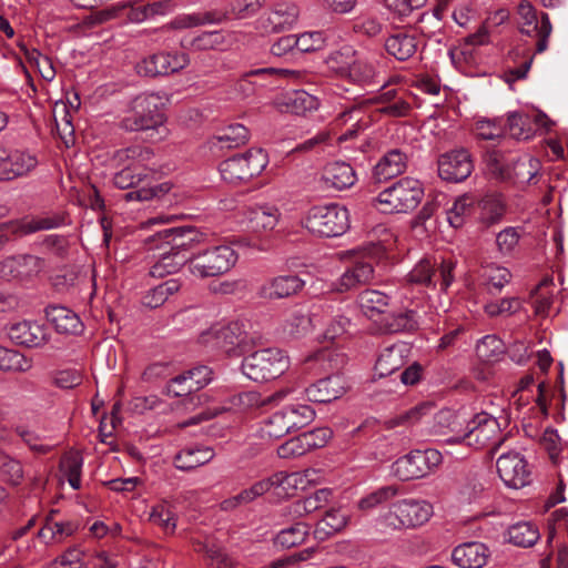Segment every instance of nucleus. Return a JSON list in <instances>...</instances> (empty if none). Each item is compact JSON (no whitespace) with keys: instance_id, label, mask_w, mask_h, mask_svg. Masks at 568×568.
Wrapping results in <instances>:
<instances>
[{"instance_id":"nucleus-14","label":"nucleus","mask_w":568,"mask_h":568,"mask_svg":"<svg viewBox=\"0 0 568 568\" xmlns=\"http://www.w3.org/2000/svg\"><path fill=\"white\" fill-rule=\"evenodd\" d=\"M190 62L185 52H160L144 58L136 64V72L142 77L155 78L169 75L184 69Z\"/></svg>"},{"instance_id":"nucleus-2","label":"nucleus","mask_w":568,"mask_h":568,"mask_svg":"<svg viewBox=\"0 0 568 568\" xmlns=\"http://www.w3.org/2000/svg\"><path fill=\"white\" fill-rule=\"evenodd\" d=\"M506 436L500 435V425L497 418L486 412H481L467 423L462 435L452 436L446 439V443H464L475 449L490 446V452L495 453L501 446Z\"/></svg>"},{"instance_id":"nucleus-61","label":"nucleus","mask_w":568,"mask_h":568,"mask_svg":"<svg viewBox=\"0 0 568 568\" xmlns=\"http://www.w3.org/2000/svg\"><path fill=\"white\" fill-rule=\"evenodd\" d=\"M290 393V389H280L275 393H273L270 396H266L264 398H260L261 396L255 392H245L237 396L239 403L243 405L244 407L250 406H265V405H272L280 403L283 400L287 394Z\"/></svg>"},{"instance_id":"nucleus-53","label":"nucleus","mask_w":568,"mask_h":568,"mask_svg":"<svg viewBox=\"0 0 568 568\" xmlns=\"http://www.w3.org/2000/svg\"><path fill=\"white\" fill-rule=\"evenodd\" d=\"M385 50L399 61L409 59L417 49L415 38H386Z\"/></svg>"},{"instance_id":"nucleus-48","label":"nucleus","mask_w":568,"mask_h":568,"mask_svg":"<svg viewBox=\"0 0 568 568\" xmlns=\"http://www.w3.org/2000/svg\"><path fill=\"white\" fill-rule=\"evenodd\" d=\"M308 535V527L305 523L298 521L288 528L282 529L274 538V544L283 549L292 548L304 542Z\"/></svg>"},{"instance_id":"nucleus-62","label":"nucleus","mask_w":568,"mask_h":568,"mask_svg":"<svg viewBox=\"0 0 568 568\" xmlns=\"http://www.w3.org/2000/svg\"><path fill=\"white\" fill-rule=\"evenodd\" d=\"M286 105L291 106L292 111L296 114H305L308 111L316 110L318 101L307 92L298 90L287 97Z\"/></svg>"},{"instance_id":"nucleus-52","label":"nucleus","mask_w":568,"mask_h":568,"mask_svg":"<svg viewBox=\"0 0 568 568\" xmlns=\"http://www.w3.org/2000/svg\"><path fill=\"white\" fill-rule=\"evenodd\" d=\"M324 312L331 313V320L327 323V327L324 333L326 339L334 341L335 338L341 337L349 332V328L352 326V318L348 314L349 311H338L336 314H333L332 307Z\"/></svg>"},{"instance_id":"nucleus-18","label":"nucleus","mask_w":568,"mask_h":568,"mask_svg":"<svg viewBox=\"0 0 568 568\" xmlns=\"http://www.w3.org/2000/svg\"><path fill=\"white\" fill-rule=\"evenodd\" d=\"M500 479L511 488H521L529 484L530 470L526 459L517 452L501 454L496 462Z\"/></svg>"},{"instance_id":"nucleus-47","label":"nucleus","mask_w":568,"mask_h":568,"mask_svg":"<svg viewBox=\"0 0 568 568\" xmlns=\"http://www.w3.org/2000/svg\"><path fill=\"white\" fill-rule=\"evenodd\" d=\"M139 164H129L114 174L113 183L118 189L125 190L136 187L141 182L148 180L150 174Z\"/></svg>"},{"instance_id":"nucleus-44","label":"nucleus","mask_w":568,"mask_h":568,"mask_svg":"<svg viewBox=\"0 0 568 568\" xmlns=\"http://www.w3.org/2000/svg\"><path fill=\"white\" fill-rule=\"evenodd\" d=\"M0 478L12 487L20 486L24 479L22 463L2 450H0Z\"/></svg>"},{"instance_id":"nucleus-56","label":"nucleus","mask_w":568,"mask_h":568,"mask_svg":"<svg viewBox=\"0 0 568 568\" xmlns=\"http://www.w3.org/2000/svg\"><path fill=\"white\" fill-rule=\"evenodd\" d=\"M538 160L534 158L519 159L516 156L508 181L515 183H528L537 173Z\"/></svg>"},{"instance_id":"nucleus-6","label":"nucleus","mask_w":568,"mask_h":568,"mask_svg":"<svg viewBox=\"0 0 568 568\" xmlns=\"http://www.w3.org/2000/svg\"><path fill=\"white\" fill-rule=\"evenodd\" d=\"M241 367L247 378L263 383L283 375L288 368V358L278 348H263L245 356Z\"/></svg>"},{"instance_id":"nucleus-41","label":"nucleus","mask_w":568,"mask_h":568,"mask_svg":"<svg viewBox=\"0 0 568 568\" xmlns=\"http://www.w3.org/2000/svg\"><path fill=\"white\" fill-rule=\"evenodd\" d=\"M346 77H348L349 80H352L353 82L363 87L381 85V88L383 89L387 84L385 81H381L378 79L379 73L375 70V67L372 63L364 60L355 59Z\"/></svg>"},{"instance_id":"nucleus-45","label":"nucleus","mask_w":568,"mask_h":568,"mask_svg":"<svg viewBox=\"0 0 568 568\" xmlns=\"http://www.w3.org/2000/svg\"><path fill=\"white\" fill-rule=\"evenodd\" d=\"M539 537L537 527L527 521L517 523L508 529V540L519 547H531Z\"/></svg>"},{"instance_id":"nucleus-24","label":"nucleus","mask_w":568,"mask_h":568,"mask_svg":"<svg viewBox=\"0 0 568 568\" xmlns=\"http://www.w3.org/2000/svg\"><path fill=\"white\" fill-rule=\"evenodd\" d=\"M409 154L403 149L388 150L375 164L374 178L378 182L403 174L408 166Z\"/></svg>"},{"instance_id":"nucleus-12","label":"nucleus","mask_w":568,"mask_h":568,"mask_svg":"<svg viewBox=\"0 0 568 568\" xmlns=\"http://www.w3.org/2000/svg\"><path fill=\"white\" fill-rule=\"evenodd\" d=\"M455 267L456 263L453 260H443L440 265L435 268L430 261L425 258L419 261L408 273L407 280L413 284L433 287L439 282L442 290H447L454 282Z\"/></svg>"},{"instance_id":"nucleus-36","label":"nucleus","mask_w":568,"mask_h":568,"mask_svg":"<svg viewBox=\"0 0 568 568\" xmlns=\"http://www.w3.org/2000/svg\"><path fill=\"white\" fill-rule=\"evenodd\" d=\"M381 323L383 332L388 334L415 332L418 329L417 313L413 310L386 314Z\"/></svg>"},{"instance_id":"nucleus-42","label":"nucleus","mask_w":568,"mask_h":568,"mask_svg":"<svg viewBox=\"0 0 568 568\" xmlns=\"http://www.w3.org/2000/svg\"><path fill=\"white\" fill-rule=\"evenodd\" d=\"M506 130L516 140H529L535 134L531 118L518 111L507 114Z\"/></svg>"},{"instance_id":"nucleus-25","label":"nucleus","mask_w":568,"mask_h":568,"mask_svg":"<svg viewBox=\"0 0 568 568\" xmlns=\"http://www.w3.org/2000/svg\"><path fill=\"white\" fill-rule=\"evenodd\" d=\"M321 181L327 189L343 191L356 183L357 175L351 164L335 161L325 165Z\"/></svg>"},{"instance_id":"nucleus-38","label":"nucleus","mask_w":568,"mask_h":568,"mask_svg":"<svg viewBox=\"0 0 568 568\" xmlns=\"http://www.w3.org/2000/svg\"><path fill=\"white\" fill-rule=\"evenodd\" d=\"M121 14H124L128 21L135 23L143 22L149 19L145 4L140 7L123 4L121 7L113 6L95 12L92 16L93 23H103L113 18L120 17Z\"/></svg>"},{"instance_id":"nucleus-30","label":"nucleus","mask_w":568,"mask_h":568,"mask_svg":"<svg viewBox=\"0 0 568 568\" xmlns=\"http://www.w3.org/2000/svg\"><path fill=\"white\" fill-rule=\"evenodd\" d=\"M226 14L217 11H199L194 13H182L176 16L166 27V30L179 31L183 29L221 23L226 19Z\"/></svg>"},{"instance_id":"nucleus-20","label":"nucleus","mask_w":568,"mask_h":568,"mask_svg":"<svg viewBox=\"0 0 568 568\" xmlns=\"http://www.w3.org/2000/svg\"><path fill=\"white\" fill-rule=\"evenodd\" d=\"M8 336L16 345L27 348L42 347L50 339L44 325L27 320L12 324L8 328Z\"/></svg>"},{"instance_id":"nucleus-39","label":"nucleus","mask_w":568,"mask_h":568,"mask_svg":"<svg viewBox=\"0 0 568 568\" xmlns=\"http://www.w3.org/2000/svg\"><path fill=\"white\" fill-rule=\"evenodd\" d=\"M248 140V130L240 123L231 124L220 131L210 140L212 148L234 149L245 144Z\"/></svg>"},{"instance_id":"nucleus-16","label":"nucleus","mask_w":568,"mask_h":568,"mask_svg":"<svg viewBox=\"0 0 568 568\" xmlns=\"http://www.w3.org/2000/svg\"><path fill=\"white\" fill-rule=\"evenodd\" d=\"M205 234L193 226L166 227L150 236L152 242H160L161 247L168 246L171 250L185 253L194 248L205 240Z\"/></svg>"},{"instance_id":"nucleus-10","label":"nucleus","mask_w":568,"mask_h":568,"mask_svg":"<svg viewBox=\"0 0 568 568\" xmlns=\"http://www.w3.org/2000/svg\"><path fill=\"white\" fill-rule=\"evenodd\" d=\"M433 515V506L425 500L403 499L392 505L386 520L395 529L424 525Z\"/></svg>"},{"instance_id":"nucleus-15","label":"nucleus","mask_w":568,"mask_h":568,"mask_svg":"<svg viewBox=\"0 0 568 568\" xmlns=\"http://www.w3.org/2000/svg\"><path fill=\"white\" fill-rule=\"evenodd\" d=\"M37 165V158L29 152L8 149L0 144V182H10L26 176Z\"/></svg>"},{"instance_id":"nucleus-54","label":"nucleus","mask_w":568,"mask_h":568,"mask_svg":"<svg viewBox=\"0 0 568 568\" xmlns=\"http://www.w3.org/2000/svg\"><path fill=\"white\" fill-rule=\"evenodd\" d=\"M275 73H277V70L274 68H261L251 70L250 72L244 73L237 81L236 89L244 97H250L255 93L256 88H263L266 85L264 82H253L251 78L268 77L274 75Z\"/></svg>"},{"instance_id":"nucleus-5","label":"nucleus","mask_w":568,"mask_h":568,"mask_svg":"<svg viewBox=\"0 0 568 568\" xmlns=\"http://www.w3.org/2000/svg\"><path fill=\"white\" fill-rule=\"evenodd\" d=\"M315 416L314 409L308 405H288L273 413L264 420L261 427L263 438L280 439L291 432L308 425Z\"/></svg>"},{"instance_id":"nucleus-29","label":"nucleus","mask_w":568,"mask_h":568,"mask_svg":"<svg viewBox=\"0 0 568 568\" xmlns=\"http://www.w3.org/2000/svg\"><path fill=\"white\" fill-rule=\"evenodd\" d=\"M374 267L371 262H355L341 275L335 284V291L342 293L359 285L368 284L374 278Z\"/></svg>"},{"instance_id":"nucleus-34","label":"nucleus","mask_w":568,"mask_h":568,"mask_svg":"<svg viewBox=\"0 0 568 568\" xmlns=\"http://www.w3.org/2000/svg\"><path fill=\"white\" fill-rule=\"evenodd\" d=\"M214 455L211 447H186L176 454L174 466L180 470L190 471L211 462Z\"/></svg>"},{"instance_id":"nucleus-40","label":"nucleus","mask_w":568,"mask_h":568,"mask_svg":"<svg viewBox=\"0 0 568 568\" xmlns=\"http://www.w3.org/2000/svg\"><path fill=\"white\" fill-rule=\"evenodd\" d=\"M329 308H332V304L324 303L313 305L310 315L304 314L301 311H295L286 321L285 328L288 331L291 335L300 336L304 334L308 329V327L316 321L320 311H327Z\"/></svg>"},{"instance_id":"nucleus-21","label":"nucleus","mask_w":568,"mask_h":568,"mask_svg":"<svg viewBox=\"0 0 568 568\" xmlns=\"http://www.w3.org/2000/svg\"><path fill=\"white\" fill-rule=\"evenodd\" d=\"M150 250H160L158 261L151 266L150 275L152 277H163L169 274L176 273L184 265L190 270V255L162 246L160 242H152L150 236L145 240Z\"/></svg>"},{"instance_id":"nucleus-51","label":"nucleus","mask_w":568,"mask_h":568,"mask_svg":"<svg viewBox=\"0 0 568 568\" xmlns=\"http://www.w3.org/2000/svg\"><path fill=\"white\" fill-rule=\"evenodd\" d=\"M315 362L320 368L328 375H339L346 364V355L332 349H322L315 355Z\"/></svg>"},{"instance_id":"nucleus-23","label":"nucleus","mask_w":568,"mask_h":568,"mask_svg":"<svg viewBox=\"0 0 568 568\" xmlns=\"http://www.w3.org/2000/svg\"><path fill=\"white\" fill-rule=\"evenodd\" d=\"M345 390V381L341 375H328L310 385L305 394L308 400L325 404L339 398Z\"/></svg>"},{"instance_id":"nucleus-59","label":"nucleus","mask_w":568,"mask_h":568,"mask_svg":"<svg viewBox=\"0 0 568 568\" xmlns=\"http://www.w3.org/2000/svg\"><path fill=\"white\" fill-rule=\"evenodd\" d=\"M347 524V515L341 509H329L317 524V530L326 535L341 531Z\"/></svg>"},{"instance_id":"nucleus-13","label":"nucleus","mask_w":568,"mask_h":568,"mask_svg":"<svg viewBox=\"0 0 568 568\" xmlns=\"http://www.w3.org/2000/svg\"><path fill=\"white\" fill-rule=\"evenodd\" d=\"M473 171V155L466 148L454 149L438 158V175L444 181L452 183L463 182Z\"/></svg>"},{"instance_id":"nucleus-64","label":"nucleus","mask_w":568,"mask_h":568,"mask_svg":"<svg viewBox=\"0 0 568 568\" xmlns=\"http://www.w3.org/2000/svg\"><path fill=\"white\" fill-rule=\"evenodd\" d=\"M398 493V487L395 485L384 486L371 493L359 501L361 509H372L379 504H383L394 498Z\"/></svg>"},{"instance_id":"nucleus-60","label":"nucleus","mask_w":568,"mask_h":568,"mask_svg":"<svg viewBox=\"0 0 568 568\" xmlns=\"http://www.w3.org/2000/svg\"><path fill=\"white\" fill-rule=\"evenodd\" d=\"M519 55H525L526 59L519 67L509 69L507 72H505V81L507 83H513L517 80L525 79L531 67L534 57L530 54L529 49L516 48L509 52V58L513 60H516V58Z\"/></svg>"},{"instance_id":"nucleus-8","label":"nucleus","mask_w":568,"mask_h":568,"mask_svg":"<svg viewBox=\"0 0 568 568\" xmlns=\"http://www.w3.org/2000/svg\"><path fill=\"white\" fill-rule=\"evenodd\" d=\"M267 164L262 149H251L243 154L231 156L220 163L222 179L231 184L247 182L258 175Z\"/></svg>"},{"instance_id":"nucleus-4","label":"nucleus","mask_w":568,"mask_h":568,"mask_svg":"<svg viewBox=\"0 0 568 568\" xmlns=\"http://www.w3.org/2000/svg\"><path fill=\"white\" fill-rule=\"evenodd\" d=\"M304 226L321 237H337L349 229V213L337 203L316 205L308 210Z\"/></svg>"},{"instance_id":"nucleus-26","label":"nucleus","mask_w":568,"mask_h":568,"mask_svg":"<svg viewBox=\"0 0 568 568\" xmlns=\"http://www.w3.org/2000/svg\"><path fill=\"white\" fill-rule=\"evenodd\" d=\"M488 557L489 550L486 545L477 541L462 544L452 552V560L459 568H481Z\"/></svg>"},{"instance_id":"nucleus-57","label":"nucleus","mask_w":568,"mask_h":568,"mask_svg":"<svg viewBox=\"0 0 568 568\" xmlns=\"http://www.w3.org/2000/svg\"><path fill=\"white\" fill-rule=\"evenodd\" d=\"M83 459L79 454H69L61 460V470L67 476L70 486L78 490L81 487V469Z\"/></svg>"},{"instance_id":"nucleus-9","label":"nucleus","mask_w":568,"mask_h":568,"mask_svg":"<svg viewBox=\"0 0 568 568\" xmlns=\"http://www.w3.org/2000/svg\"><path fill=\"white\" fill-rule=\"evenodd\" d=\"M443 462L434 448L414 449L399 457L392 466L393 474L403 481L419 479L434 471Z\"/></svg>"},{"instance_id":"nucleus-28","label":"nucleus","mask_w":568,"mask_h":568,"mask_svg":"<svg viewBox=\"0 0 568 568\" xmlns=\"http://www.w3.org/2000/svg\"><path fill=\"white\" fill-rule=\"evenodd\" d=\"M408 353L409 347L405 343H397L384 348L375 364L376 375L386 377L399 371L405 365Z\"/></svg>"},{"instance_id":"nucleus-31","label":"nucleus","mask_w":568,"mask_h":568,"mask_svg":"<svg viewBox=\"0 0 568 568\" xmlns=\"http://www.w3.org/2000/svg\"><path fill=\"white\" fill-rule=\"evenodd\" d=\"M516 156L500 149H491L484 155V163L490 176L497 181L506 182L510 178V171Z\"/></svg>"},{"instance_id":"nucleus-17","label":"nucleus","mask_w":568,"mask_h":568,"mask_svg":"<svg viewBox=\"0 0 568 568\" xmlns=\"http://www.w3.org/2000/svg\"><path fill=\"white\" fill-rule=\"evenodd\" d=\"M44 265V260L36 255L9 256L0 263V276L21 283L30 282L43 271Z\"/></svg>"},{"instance_id":"nucleus-1","label":"nucleus","mask_w":568,"mask_h":568,"mask_svg":"<svg viewBox=\"0 0 568 568\" xmlns=\"http://www.w3.org/2000/svg\"><path fill=\"white\" fill-rule=\"evenodd\" d=\"M165 122L164 98L156 92H144L129 102L119 128L130 133H145L152 141H161L168 134Z\"/></svg>"},{"instance_id":"nucleus-43","label":"nucleus","mask_w":568,"mask_h":568,"mask_svg":"<svg viewBox=\"0 0 568 568\" xmlns=\"http://www.w3.org/2000/svg\"><path fill=\"white\" fill-rule=\"evenodd\" d=\"M179 290L180 283L176 280H168L146 291L142 297V304L149 308L160 307Z\"/></svg>"},{"instance_id":"nucleus-49","label":"nucleus","mask_w":568,"mask_h":568,"mask_svg":"<svg viewBox=\"0 0 568 568\" xmlns=\"http://www.w3.org/2000/svg\"><path fill=\"white\" fill-rule=\"evenodd\" d=\"M32 367V361L16 349L0 346V371L27 372Z\"/></svg>"},{"instance_id":"nucleus-19","label":"nucleus","mask_w":568,"mask_h":568,"mask_svg":"<svg viewBox=\"0 0 568 568\" xmlns=\"http://www.w3.org/2000/svg\"><path fill=\"white\" fill-rule=\"evenodd\" d=\"M62 220L55 216L34 217L30 221H8L0 223V251L20 236L38 231L50 230L59 226Z\"/></svg>"},{"instance_id":"nucleus-63","label":"nucleus","mask_w":568,"mask_h":568,"mask_svg":"<svg viewBox=\"0 0 568 568\" xmlns=\"http://www.w3.org/2000/svg\"><path fill=\"white\" fill-rule=\"evenodd\" d=\"M473 200L468 195L459 196L455 200L453 206L447 211V220L449 224L457 229L464 223V216L471 211Z\"/></svg>"},{"instance_id":"nucleus-22","label":"nucleus","mask_w":568,"mask_h":568,"mask_svg":"<svg viewBox=\"0 0 568 568\" xmlns=\"http://www.w3.org/2000/svg\"><path fill=\"white\" fill-rule=\"evenodd\" d=\"M44 315L59 334L80 335L84 331L80 316L67 306L48 305L44 308Z\"/></svg>"},{"instance_id":"nucleus-55","label":"nucleus","mask_w":568,"mask_h":568,"mask_svg":"<svg viewBox=\"0 0 568 568\" xmlns=\"http://www.w3.org/2000/svg\"><path fill=\"white\" fill-rule=\"evenodd\" d=\"M355 61V51L351 47H344L329 54L326 59L328 68L342 77H346Z\"/></svg>"},{"instance_id":"nucleus-11","label":"nucleus","mask_w":568,"mask_h":568,"mask_svg":"<svg viewBox=\"0 0 568 568\" xmlns=\"http://www.w3.org/2000/svg\"><path fill=\"white\" fill-rule=\"evenodd\" d=\"M247 334L240 322H232L202 334V343L225 352L227 355H241L246 351Z\"/></svg>"},{"instance_id":"nucleus-33","label":"nucleus","mask_w":568,"mask_h":568,"mask_svg":"<svg viewBox=\"0 0 568 568\" xmlns=\"http://www.w3.org/2000/svg\"><path fill=\"white\" fill-rule=\"evenodd\" d=\"M300 16L298 7L294 3L277 4L267 18V27L273 33L292 31Z\"/></svg>"},{"instance_id":"nucleus-35","label":"nucleus","mask_w":568,"mask_h":568,"mask_svg":"<svg viewBox=\"0 0 568 568\" xmlns=\"http://www.w3.org/2000/svg\"><path fill=\"white\" fill-rule=\"evenodd\" d=\"M278 210L268 204L254 205L247 209V221L254 232L273 230L278 221Z\"/></svg>"},{"instance_id":"nucleus-37","label":"nucleus","mask_w":568,"mask_h":568,"mask_svg":"<svg viewBox=\"0 0 568 568\" xmlns=\"http://www.w3.org/2000/svg\"><path fill=\"white\" fill-rule=\"evenodd\" d=\"M389 300L388 295L376 290H365L357 297L363 314L369 320L384 315L389 305Z\"/></svg>"},{"instance_id":"nucleus-46","label":"nucleus","mask_w":568,"mask_h":568,"mask_svg":"<svg viewBox=\"0 0 568 568\" xmlns=\"http://www.w3.org/2000/svg\"><path fill=\"white\" fill-rule=\"evenodd\" d=\"M195 551L205 554L212 568H233L235 560L220 546L207 542H196Z\"/></svg>"},{"instance_id":"nucleus-3","label":"nucleus","mask_w":568,"mask_h":568,"mask_svg":"<svg viewBox=\"0 0 568 568\" xmlns=\"http://www.w3.org/2000/svg\"><path fill=\"white\" fill-rule=\"evenodd\" d=\"M423 197V183L417 179L406 176L383 190L376 201L383 213H408L419 205Z\"/></svg>"},{"instance_id":"nucleus-32","label":"nucleus","mask_w":568,"mask_h":568,"mask_svg":"<svg viewBox=\"0 0 568 568\" xmlns=\"http://www.w3.org/2000/svg\"><path fill=\"white\" fill-rule=\"evenodd\" d=\"M302 39L303 38H276L271 44V52L275 57H284L287 54L294 57L296 54L322 50L325 45V38H316L312 45L302 42ZM304 39L307 40V38Z\"/></svg>"},{"instance_id":"nucleus-27","label":"nucleus","mask_w":568,"mask_h":568,"mask_svg":"<svg viewBox=\"0 0 568 568\" xmlns=\"http://www.w3.org/2000/svg\"><path fill=\"white\" fill-rule=\"evenodd\" d=\"M305 282L297 275H281L261 286L260 294L268 300H281L300 293Z\"/></svg>"},{"instance_id":"nucleus-58","label":"nucleus","mask_w":568,"mask_h":568,"mask_svg":"<svg viewBox=\"0 0 568 568\" xmlns=\"http://www.w3.org/2000/svg\"><path fill=\"white\" fill-rule=\"evenodd\" d=\"M503 348L504 344L500 338L496 335H486L478 341L476 345V354L480 359L490 362L503 354Z\"/></svg>"},{"instance_id":"nucleus-50","label":"nucleus","mask_w":568,"mask_h":568,"mask_svg":"<svg viewBox=\"0 0 568 568\" xmlns=\"http://www.w3.org/2000/svg\"><path fill=\"white\" fill-rule=\"evenodd\" d=\"M465 419H460V415L456 412L445 408L435 415V428L440 434L454 433V436L462 435L465 432L463 425Z\"/></svg>"},{"instance_id":"nucleus-7","label":"nucleus","mask_w":568,"mask_h":568,"mask_svg":"<svg viewBox=\"0 0 568 568\" xmlns=\"http://www.w3.org/2000/svg\"><path fill=\"white\" fill-rule=\"evenodd\" d=\"M237 261L236 252L229 245H217L190 255V272L200 278L227 273Z\"/></svg>"}]
</instances>
